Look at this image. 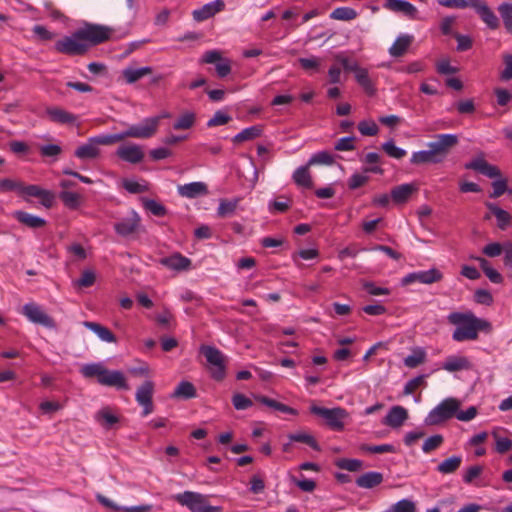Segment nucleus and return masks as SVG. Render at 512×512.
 Here are the masks:
<instances>
[{"mask_svg": "<svg viewBox=\"0 0 512 512\" xmlns=\"http://www.w3.org/2000/svg\"><path fill=\"white\" fill-rule=\"evenodd\" d=\"M309 166L310 165H308V164L305 166H301L298 169H296L295 172L293 173L294 182L298 186L308 188V189L313 187V181H312V177L309 172Z\"/></svg>", "mask_w": 512, "mask_h": 512, "instance_id": "nucleus-34", "label": "nucleus"}, {"mask_svg": "<svg viewBox=\"0 0 512 512\" xmlns=\"http://www.w3.org/2000/svg\"><path fill=\"white\" fill-rule=\"evenodd\" d=\"M426 352L423 348L416 347L412 349V354L404 358V365L408 368H416L426 361Z\"/></svg>", "mask_w": 512, "mask_h": 512, "instance_id": "nucleus-36", "label": "nucleus"}, {"mask_svg": "<svg viewBox=\"0 0 512 512\" xmlns=\"http://www.w3.org/2000/svg\"><path fill=\"white\" fill-rule=\"evenodd\" d=\"M310 411L312 414L318 415L325 419L327 425L331 429L337 431H340L344 428L343 420L348 416L347 411L341 407L328 409L312 405L310 407Z\"/></svg>", "mask_w": 512, "mask_h": 512, "instance_id": "nucleus-8", "label": "nucleus"}, {"mask_svg": "<svg viewBox=\"0 0 512 512\" xmlns=\"http://www.w3.org/2000/svg\"><path fill=\"white\" fill-rule=\"evenodd\" d=\"M457 144L458 137L456 135H437L434 141L428 143V150L413 153L410 161L415 165L442 163Z\"/></svg>", "mask_w": 512, "mask_h": 512, "instance_id": "nucleus-3", "label": "nucleus"}, {"mask_svg": "<svg viewBox=\"0 0 512 512\" xmlns=\"http://www.w3.org/2000/svg\"><path fill=\"white\" fill-rule=\"evenodd\" d=\"M178 193L185 198H197L208 194V187L203 182H192L185 185H179Z\"/></svg>", "mask_w": 512, "mask_h": 512, "instance_id": "nucleus-20", "label": "nucleus"}, {"mask_svg": "<svg viewBox=\"0 0 512 512\" xmlns=\"http://www.w3.org/2000/svg\"><path fill=\"white\" fill-rule=\"evenodd\" d=\"M153 394L154 383L151 380H146L136 391V401L143 407V416H147L154 411Z\"/></svg>", "mask_w": 512, "mask_h": 512, "instance_id": "nucleus-11", "label": "nucleus"}, {"mask_svg": "<svg viewBox=\"0 0 512 512\" xmlns=\"http://www.w3.org/2000/svg\"><path fill=\"white\" fill-rule=\"evenodd\" d=\"M262 133V128L259 125L245 128L240 133L236 134L232 141L235 144H240L246 141H251L258 138Z\"/></svg>", "mask_w": 512, "mask_h": 512, "instance_id": "nucleus-35", "label": "nucleus"}, {"mask_svg": "<svg viewBox=\"0 0 512 512\" xmlns=\"http://www.w3.org/2000/svg\"><path fill=\"white\" fill-rule=\"evenodd\" d=\"M96 275L93 270H85L82 272L81 277L74 282V285L79 288H87L95 283Z\"/></svg>", "mask_w": 512, "mask_h": 512, "instance_id": "nucleus-51", "label": "nucleus"}, {"mask_svg": "<svg viewBox=\"0 0 512 512\" xmlns=\"http://www.w3.org/2000/svg\"><path fill=\"white\" fill-rule=\"evenodd\" d=\"M383 482V475L380 472H367L356 479V484L361 488L371 489Z\"/></svg>", "mask_w": 512, "mask_h": 512, "instance_id": "nucleus-26", "label": "nucleus"}, {"mask_svg": "<svg viewBox=\"0 0 512 512\" xmlns=\"http://www.w3.org/2000/svg\"><path fill=\"white\" fill-rule=\"evenodd\" d=\"M100 154L97 144L92 141V138L84 145L79 146L75 151V156L80 159H94Z\"/></svg>", "mask_w": 512, "mask_h": 512, "instance_id": "nucleus-31", "label": "nucleus"}, {"mask_svg": "<svg viewBox=\"0 0 512 512\" xmlns=\"http://www.w3.org/2000/svg\"><path fill=\"white\" fill-rule=\"evenodd\" d=\"M443 441H444V439H443L442 435H440V434L433 435L424 441L422 450L425 453H430V452L436 450L437 448H439L442 445Z\"/></svg>", "mask_w": 512, "mask_h": 512, "instance_id": "nucleus-54", "label": "nucleus"}, {"mask_svg": "<svg viewBox=\"0 0 512 512\" xmlns=\"http://www.w3.org/2000/svg\"><path fill=\"white\" fill-rule=\"evenodd\" d=\"M355 77L357 82L365 89L366 93H374L372 83L369 79L368 73L366 70L359 68L355 72Z\"/></svg>", "mask_w": 512, "mask_h": 512, "instance_id": "nucleus-55", "label": "nucleus"}, {"mask_svg": "<svg viewBox=\"0 0 512 512\" xmlns=\"http://www.w3.org/2000/svg\"><path fill=\"white\" fill-rule=\"evenodd\" d=\"M63 204L69 209H77L81 203V196L75 192L62 191L59 195Z\"/></svg>", "mask_w": 512, "mask_h": 512, "instance_id": "nucleus-42", "label": "nucleus"}, {"mask_svg": "<svg viewBox=\"0 0 512 512\" xmlns=\"http://www.w3.org/2000/svg\"><path fill=\"white\" fill-rule=\"evenodd\" d=\"M202 63L214 64L216 74L220 78L226 77L231 72V61L228 58L222 56L218 50L206 51L202 58Z\"/></svg>", "mask_w": 512, "mask_h": 512, "instance_id": "nucleus-10", "label": "nucleus"}, {"mask_svg": "<svg viewBox=\"0 0 512 512\" xmlns=\"http://www.w3.org/2000/svg\"><path fill=\"white\" fill-rule=\"evenodd\" d=\"M382 149L392 158L401 159L406 155V151L396 147L393 140L385 142Z\"/></svg>", "mask_w": 512, "mask_h": 512, "instance_id": "nucleus-56", "label": "nucleus"}, {"mask_svg": "<svg viewBox=\"0 0 512 512\" xmlns=\"http://www.w3.org/2000/svg\"><path fill=\"white\" fill-rule=\"evenodd\" d=\"M333 162H334L333 156L326 151H322V152L314 154L308 161V165H310V166L315 165V164L331 165Z\"/></svg>", "mask_w": 512, "mask_h": 512, "instance_id": "nucleus-58", "label": "nucleus"}, {"mask_svg": "<svg viewBox=\"0 0 512 512\" xmlns=\"http://www.w3.org/2000/svg\"><path fill=\"white\" fill-rule=\"evenodd\" d=\"M196 114L193 111L186 110L182 112L173 124L174 130H188L194 126Z\"/></svg>", "mask_w": 512, "mask_h": 512, "instance_id": "nucleus-32", "label": "nucleus"}, {"mask_svg": "<svg viewBox=\"0 0 512 512\" xmlns=\"http://www.w3.org/2000/svg\"><path fill=\"white\" fill-rule=\"evenodd\" d=\"M298 62L302 69L307 72H316L320 67V59L317 57L299 58Z\"/></svg>", "mask_w": 512, "mask_h": 512, "instance_id": "nucleus-59", "label": "nucleus"}, {"mask_svg": "<svg viewBox=\"0 0 512 512\" xmlns=\"http://www.w3.org/2000/svg\"><path fill=\"white\" fill-rule=\"evenodd\" d=\"M143 206L146 210L150 211L157 217H163L166 215V208L159 202L153 199H143Z\"/></svg>", "mask_w": 512, "mask_h": 512, "instance_id": "nucleus-50", "label": "nucleus"}, {"mask_svg": "<svg viewBox=\"0 0 512 512\" xmlns=\"http://www.w3.org/2000/svg\"><path fill=\"white\" fill-rule=\"evenodd\" d=\"M462 458L460 456H452L445 459L437 466V471L441 474H451L456 472L461 466Z\"/></svg>", "mask_w": 512, "mask_h": 512, "instance_id": "nucleus-38", "label": "nucleus"}, {"mask_svg": "<svg viewBox=\"0 0 512 512\" xmlns=\"http://www.w3.org/2000/svg\"><path fill=\"white\" fill-rule=\"evenodd\" d=\"M96 421L106 430L113 428L119 422V417L113 414L110 407H103L95 415Z\"/></svg>", "mask_w": 512, "mask_h": 512, "instance_id": "nucleus-24", "label": "nucleus"}, {"mask_svg": "<svg viewBox=\"0 0 512 512\" xmlns=\"http://www.w3.org/2000/svg\"><path fill=\"white\" fill-rule=\"evenodd\" d=\"M81 373L85 378H96L101 385L123 390L129 389L126 378L121 371L108 370L100 363L84 365L81 368Z\"/></svg>", "mask_w": 512, "mask_h": 512, "instance_id": "nucleus-4", "label": "nucleus"}, {"mask_svg": "<svg viewBox=\"0 0 512 512\" xmlns=\"http://www.w3.org/2000/svg\"><path fill=\"white\" fill-rule=\"evenodd\" d=\"M504 68L500 72V78L508 81L512 79V54L505 53L502 56Z\"/></svg>", "mask_w": 512, "mask_h": 512, "instance_id": "nucleus-57", "label": "nucleus"}, {"mask_svg": "<svg viewBox=\"0 0 512 512\" xmlns=\"http://www.w3.org/2000/svg\"><path fill=\"white\" fill-rule=\"evenodd\" d=\"M336 466L340 469L355 472L363 467V462L358 459L342 458L336 461Z\"/></svg>", "mask_w": 512, "mask_h": 512, "instance_id": "nucleus-49", "label": "nucleus"}, {"mask_svg": "<svg viewBox=\"0 0 512 512\" xmlns=\"http://www.w3.org/2000/svg\"><path fill=\"white\" fill-rule=\"evenodd\" d=\"M464 167L465 169L474 170L489 178H497L501 176V171L499 170V168L497 166L489 164L484 159L483 154L466 163Z\"/></svg>", "mask_w": 512, "mask_h": 512, "instance_id": "nucleus-13", "label": "nucleus"}, {"mask_svg": "<svg viewBox=\"0 0 512 512\" xmlns=\"http://www.w3.org/2000/svg\"><path fill=\"white\" fill-rule=\"evenodd\" d=\"M84 326L86 328H88L89 330L93 331L95 334H97L98 337L102 341L109 342V343L117 342V338L114 335V333L111 330H109L107 327H105L99 323L85 321Z\"/></svg>", "mask_w": 512, "mask_h": 512, "instance_id": "nucleus-25", "label": "nucleus"}, {"mask_svg": "<svg viewBox=\"0 0 512 512\" xmlns=\"http://www.w3.org/2000/svg\"><path fill=\"white\" fill-rule=\"evenodd\" d=\"M471 259L477 261L484 272V274L489 278V280L496 284H501L503 282L502 275L491 267L489 261L483 257L471 256Z\"/></svg>", "mask_w": 512, "mask_h": 512, "instance_id": "nucleus-28", "label": "nucleus"}, {"mask_svg": "<svg viewBox=\"0 0 512 512\" xmlns=\"http://www.w3.org/2000/svg\"><path fill=\"white\" fill-rule=\"evenodd\" d=\"M358 130L364 136H375L378 133L379 128L374 121H371V120L366 121L365 120V121H361L358 124Z\"/></svg>", "mask_w": 512, "mask_h": 512, "instance_id": "nucleus-60", "label": "nucleus"}, {"mask_svg": "<svg viewBox=\"0 0 512 512\" xmlns=\"http://www.w3.org/2000/svg\"><path fill=\"white\" fill-rule=\"evenodd\" d=\"M231 120H232V117L226 111L218 110L208 120L207 126L209 128L223 126V125L228 124Z\"/></svg>", "mask_w": 512, "mask_h": 512, "instance_id": "nucleus-46", "label": "nucleus"}, {"mask_svg": "<svg viewBox=\"0 0 512 512\" xmlns=\"http://www.w3.org/2000/svg\"><path fill=\"white\" fill-rule=\"evenodd\" d=\"M255 400L260 402L263 405H266L274 410L280 411L282 413L297 415L298 411L292 407H289L281 402H278L274 399H271L264 395H256Z\"/></svg>", "mask_w": 512, "mask_h": 512, "instance_id": "nucleus-27", "label": "nucleus"}, {"mask_svg": "<svg viewBox=\"0 0 512 512\" xmlns=\"http://www.w3.org/2000/svg\"><path fill=\"white\" fill-rule=\"evenodd\" d=\"M427 375H419L411 380H409L403 389L404 395H410L414 393V391L419 388L420 386H426V379Z\"/></svg>", "mask_w": 512, "mask_h": 512, "instance_id": "nucleus-52", "label": "nucleus"}, {"mask_svg": "<svg viewBox=\"0 0 512 512\" xmlns=\"http://www.w3.org/2000/svg\"><path fill=\"white\" fill-rule=\"evenodd\" d=\"M116 155L123 161L138 164L144 159V152L137 144L122 145L116 150Z\"/></svg>", "mask_w": 512, "mask_h": 512, "instance_id": "nucleus-15", "label": "nucleus"}, {"mask_svg": "<svg viewBox=\"0 0 512 512\" xmlns=\"http://www.w3.org/2000/svg\"><path fill=\"white\" fill-rule=\"evenodd\" d=\"M416 191L417 187L414 184H402L391 190V197L395 203L402 204Z\"/></svg>", "mask_w": 512, "mask_h": 512, "instance_id": "nucleus-23", "label": "nucleus"}, {"mask_svg": "<svg viewBox=\"0 0 512 512\" xmlns=\"http://www.w3.org/2000/svg\"><path fill=\"white\" fill-rule=\"evenodd\" d=\"M288 438L291 442H300L310 446L315 451H320V446L317 443L316 439L309 433L306 432H296L288 435Z\"/></svg>", "mask_w": 512, "mask_h": 512, "instance_id": "nucleus-39", "label": "nucleus"}, {"mask_svg": "<svg viewBox=\"0 0 512 512\" xmlns=\"http://www.w3.org/2000/svg\"><path fill=\"white\" fill-rule=\"evenodd\" d=\"M480 18L482 19V21L484 23L487 24V26L490 28V29H496L498 28L499 26V20L497 18V16L495 15V13L490 9L489 6H487L485 8L484 11H482L480 14H479Z\"/></svg>", "mask_w": 512, "mask_h": 512, "instance_id": "nucleus-53", "label": "nucleus"}, {"mask_svg": "<svg viewBox=\"0 0 512 512\" xmlns=\"http://www.w3.org/2000/svg\"><path fill=\"white\" fill-rule=\"evenodd\" d=\"M13 217L20 222L21 224L31 228V229H38L42 228L46 225L45 219L34 216L32 214H29L24 211H15L13 213Z\"/></svg>", "mask_w": 512, "mask_h": 512, "instance_id": "nucleus-22", "label": "nucleus"}, {"mask_svg": "<svg viewBox=\"0 0 512 512\" xmlns=\"http://www.w3.org/2000/svg\"><path fill=\"white\" fill-rule=\"evenodd\" d=\"M442 368L449 372H456L470 368V362L463 356H450L443 363Z\"/></svg>", "mask_w": 512, "mask_h": 512, "instance_id": "nucleus-29", "label": "nucleus"}, {"mask_svg": "<svg viewBox=\"0 0 512 512\" xmlns=\"http://www.w3.org/2000/svg\"><path fill=\"white\" fill-rule=\"evenodd\" d=\"M22 184V181L11 178L0 179V192L5 193L15 191L20 196Z\"/></svg>", "mask_w": 512, "mask_h": 512, "instance_id": "nucleus-47", "label": "nucleus"}, {"mask_svg": "<svg viewBox=\"0 0 512 512\" xmlns=\"http://www.w3.org/2000/svg\"><path fill=\"white\" fill-rule=\"evenodd\" d=\"M196 388L189 381H181L174 392L172 393V398L177 399H191L196 397Z\"/></svg>", "mask_w": 512, "mask_h": 512, "instance_id": "nucleus-33", "label": "nucleus"}, {"mask_svg": "<svg viewBox=\"0 0 512 512\" xmlns=\"http://www.w3.org/2000/svg\"><path fill=\"white\" fill-rule=\"evenodd\" d=\"M47 113L50 119L57 123L65 124L73 123L76 121V117L73 114L59 108L48 109Z\"/></svg>", "mask_w": 512, "mask_h": 512, "instance_id": "nucleus-40", "label": "nucleus"}, {"mask_svg": "<svg viewBox=\"0 0 512 512\" xmlns=\"http://www.w3.org/2000/svg\"><path fill=\"white\" fill-rule=\"evenodd\" d=\"M393 512H416L415 503L409 499L398 501L392 506Z\"/></svg>", "mask_w": 512, "mask_h": 512, "instance_id": "nucleus-64", "label": "nucleus"}, {"mask_svg": "<svg viewBox=\"0 0 512 512\" xmlns=\"http://www.w3.org/2000/svg\"><path fill=\"white\" fill-rule=\"evenodd\" d=\"M449 323L456 325L452 334L453 340L457 342L476 340L479 331L491 332V323L485 319L476 317L473 313L453 312L448 315Z\"/></svg>", "mask_w": 512, "mask_h": 512, "instance_id": "nucleus-2", "label": "nucleus"}, {"mask_svg": "<svg viewBox=\"0 0 512 512\" xmlns=\"http://www.w3.org/2000/svg\"><path fill=\"white\" fill-rule=\"evenodd\" d=\"M122 186L129 193H132V194L143 193V192H146L148 190L147 185L140 184V183H138L136 181H132V180H128V179H124L123 180Z\"/></svg>", "mask_w": 512, "mask_h": 512, "instance_id": "nucleus-63", "label": "nucleus"}, {"mask_svg": "<svg viewBox=\"0 0 512 512\" xmlns=\"http://www.w3.org/2000/svg\"><path fill=\"white\" fill-rule=\"evenodd\" d=\"M383 6L390 11L402 13L410 19H417L418 10L410 2L404 0H385Z\"/></svg>", "mask_w": 512, "mask_h": 512, "instance_id": "nucleus-16", "label": "nucleus"}, {"mask_svg": "<svg viewBox=\"0 0 512 512\" xmlns=\"http://www.w3.org/2000/svg\"><path fill=\"white\" fill-rule=\"evenodd\" d=\"M125 139L124 131L116 134L100 135L92 137V141L98 145H112Z\"/></svg>", "mask_w": 512, "mask_h": 512, "instance_id": "nucleus-44", "label": "nucleus"}, {"mask_svg": "<svg viewBox=\"0 0 512 512\" xmlns=\"http://www.w3.org/2000/svg\"><path fill=\"white\" fill-rule=\"evenodd\" d=\"M420 283L433 284L443 279V274L437 268H432L427 271H420Z\"/></svg>", "mask_w": 512, "mask_h": 512, "instance_id": "nucleus-45", "label": "nucleus"}, {"mask_svg": "<svg viewBox=\"0 0 512 512\" xmlns=\"http://www.w3.org/2000/svg\"><path fill=\"white\" fill-rule=\"evenodd\" d=\"M232 403L236 410H245L253 405L252 400L241 393L233 395Z\"/></svg>", "mask_w": 512, "mask_h": 512, "instance_id": "nucleus-61", "label": "nucleus"}, {"mask_svg": "<svg viewBox=\"0 0 512 512\" xmlns=\"http://www.w3.org/2000/svg\"><path fill=\"white\" fill-rule=\"evenodd\" d=\"M141 226V219L139 215L133 212L129 218H124L121 221L114 224V229L122 237H128L139 231Z\"/></svg>", "mask_w": 512, "mask_h": 512, "instance_id": "nucleus-14", "label": "nucleus"}, {"mask_svg": "<svg viewBox=\"0 0 512 512\" xmlns=\"http://www.w3.org/2000/svg\"><path fill=\"white\" fill-rule=\"evenodd\" d=\"M460 401L456 398H446L431 410L425 419L427 425H439L453 417L460 408Z\"/></svg>", "mask_w": 512, "mask_h": 512, "instance_id": "nucleus-6", "label": "nucleus"}, {"mask_svg": "<svg viewBox=\"0 0 512 512\" xmlns=\"http://www.w3.org/2000/svg\"><path fill=\"white\" fill-rule=\"evenodd\" d=\"M485 205L489 209V211L495 216L497 220V227L500 230L505 231L511 226L512 216L509 212L491 202H487Z\"/></svg>", "mask_w": 512, "mask_h": 512, "instance_id": "nucleus-21", "label": "nucleus"}, {"mask_svg": "<svg viewBox=\"0 0 512 512\" xmlns=\"http://www.w3.org/2000/svg\"><path fill=\"white\" fill-rule=\"evenodd\" d=\"M159 263L168 269L183 271L189 269L191 260L180 253H174L168 257L159 259Z\"/></svg>", "mask_w": 512, "mask_h": 512, "instance_id": "nucleus-18", "label": "nucleus"}, {"mask_svg": "<svg viewBox=\"0 0 512 512\" xmlns=\"http://www.w3.org/2000/svg\"><path fill=\"white\" fill-rule=\"evenodd\" d=\"M23 314L33 323L40 324L47 328H55L56 326L54 319L46 314L40 306L34 303L24 305Z\"/></svg>", "mask_w": 512, "mask_h": 512, "instance_id": "nucleus-12", "label": "nucleus"}, {"mask_svg": "<svg viewBox=\"0 0 512 512\" xmlns=\"http://www.w3.org/2000/svg\"><path fill=\"white\" fill-rule=\"evenodd\" d=\"M157 118H146L141 123L131 125L124 131L126 138L148 139L157 133Z\"/></svg>", "mask_w": 512, "mask_h": 512, "instance_id": "nucleus-9", "label": "nucleus"}, {"mask_svg": "<svg viewBox=\"0 0 512 512\" xmlns=\"http://www.w3.org/2000/svg\"><path fill=\"white\" fill-rule=\"evenodd\" d=\"M505 28L512 33V3H503L498 7Z\"/></svg>", "mask_w": 512, "mask_h": 512, "instance_id": "nucleus-48", "label": "nucleus"}, {"mask_svg": "<svg viewBox=\"0 0 512 512\" xmlns=\"http://www.w3.org/2000/svg\"><path fill=\"white\" fill-rule=\"evenodd\" d=\"M493 437L496 441V451L504 454L512 448V441L508 438L500 437L496 432H493Z\"/></svg>", "mask_w": 512, "mask_h": 512, "instance_id": "nucleus-62", "label": "nucleus"}, {"mask_svg": "<svg viewBox=\"0 0 512 512\" xmlns=\"http://www.w3.org/2000/svg\"><path fill=\"white\" fill-rule=\"evenodd\" d=\"M225 7L223 0H214L210 3L203 5L201 8L193 11V18L196 21H204L216 13L222 11Z\"/></svg>", "mask_w": 512, "mask_h": 512, "instance_id": "nucleus-17", "label": "nucleus"}, {"mask_svg": "<svg viewBox=\"0 0 512 512\" xmlns=\"http://www.w3.org/2000/svg\"><path fill=\"white\" fill-rule=\"evenodd\" d=\"M176 501L186 506L191 512H221L220 507H214L209 505L207 496L192 492L185 491L175 496Z\"/></svg>", "mask_w": 512, "mask_h": 512, "instance_id": "nucleus-7", "label": "nucleus"}, {"mask_svg": "<svg viewBox=\"0 0 512 512\" xmlns=\"http://www.w3.org/2000/svg\"><path fill=\"white\" fill-rule=\"evenodd\" d=\"M330 17L335 20L350 21L357 17V12L350 7H339L332 11Z\"/></svg>", "mask_w": 512, "mask_h": 512, "instance_id": "nucleus-43", "label": "nucleus"}, {"mask_svg": "<svg viewBox=\"0 0 512 512\" xmlns=\"http://www.w3.org/2000/svg\"><path fill=\"white\" fill-rule=\"evenodd\" d=\"M152 73L151 67H141V68H133L127 67L123 70L122 74L126 82L134 83L142 77L149 75Z\"/></svg>", "mask_w": 512, "mask_h": 512, "instance_id": "nucleus-37", "label": "nucleus"}, {"mask_svg": "<svg viewBox=\"0 0 512 512\" xmlns=\"http://www.w3.org/2000/svg\"><path fill=\"white\" fill-rule=\"evenodd\" d=\"M113 29L98 24H86L70 36H65L55 43L59 53L75 56L85 54L92 46L99 45L110 39Z\"/></svg>", "mask_w": 512, "mask_h": 512, "instance_id": "nucleus-1", "label": "nucleus"}, {"mask_svg": "<svg viewBox=\"0 0 512 512\" xmlns=\"http://www.w3.org/2000/svg\"><path fill=\"white\" fill-rule=\"evenodd\" d=\"M239 201V198H234L232 200L222 199L217 210L218 216L224 218L234 214Z\"/></svg>", "mask_w": 512, "mask_h": 512, "instance_id": "nucleus-41", "label": "nucleus"}, {"mask_svg": "<svg viewBox=\"0 0 512 512\" xmlns=\"http://www.w3.org/2000/svg\"><path fill=\"white\" fill-rule=\"evenodd\" d=\"M200 353L206 358L211 377L216 381H222L226 376V357L214 346L201 345Z\"/></svg>", "mask_w": 512, "mask_h": 512, "instance_id": "nucleus-5", "label": "nucleus"}, {"mask_svg": "<svg viewBox=\"0 0 512 512\" xmlns=\"http://www.w3.org/2000/svg\"><path fill=\"white\" fill-rule=\"evenodd\" d=\"M413 41V36L401 35L399 36L389 49V53L393 57H400L405 54Z\"/></svg>", "mask_w": 512, "mask_h": 512, "instance_id": "nucleus-30", "label": "nucleus"}, {"mask_svg": "<svg viewBox=\"0 0 512 512\" xmlns=\"http://www.w3.org/2000/svg\"><path fill=\"white\" fill-rule=\"evenodd\" d=\"M408 419V412L402 406H393L383 420L391 428H399Z\"/></svg>", "mask_w": 512, "mask_h": 512, "instance_id": "nucleus-19", "label": "nucleus"}]
</instances>
